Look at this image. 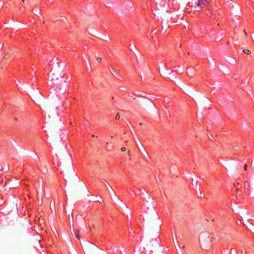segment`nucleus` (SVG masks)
<instances>
[{
	"mask_svg": "<svg viewBox=\"0 0 254 254\" xmlns=\"http://www.w3.org/2000/svg\"><path fill=\"white\" fill-rule=\"evenodd\" d=\"M207 2V0H198L195 1V5L194 6V10L197 11H201L202 9V6L200 5V1Z\"/></svg>",
	"mask_w": 254,
	"mask_h": 254,
	"instance_id": "1",
	"label": "nucleus"
},
{
	"mask_svg": "<svg viewBox=\"0 0 254 254\" xmlns=\"http://www.w3.org/2000/svg\"><path fill=\"white\" fill-rule=\"evenodd\" d=\"M243 52L245 54H247V55L251 54V51L248 49L244 50Z\"/></svg>",
	"mask_w": 254,
	"mask_h": 254,
	"instance_id": "2",
	"label": "nucleus"
},
{
	"mask_svg": "<svg viewBox=\"0 0 254 254\" xmlns=\"http://www.w3.org/2000/svg\"><path fill=\"white\" fill-rule=\"evenodd\" d=\"M120 119V115L119 114H117L116 116V120H118Z\"/></svg>",
	"mask_w": 254,
	"mask_h": 254,
	"instance_id": "3",
	"label": "nucleus"
},
{
	"mask_svg": "<svg viewBox=\"0 0 254 254\" xmlns=\"http://www.w3.org/2000/svg\"><path fill=\"white\" fill-rule=\"evenodd\" d=\"M134 47V45H132H132L130 44V45H129V49H130V50H132V48H133V47Z\"/></svg>",
	"mask_w": 254,
	"mask_h": 254,
	"instance_id": "4",
	"label": "nucleus"
},
{
	"mask_svg": "<svg viewBox=\"0 0 254 254\" xmlns=\"http://www.w3.org/2000/svg\"><path fill=\"white\" fill-rule=\"evenodd\" d=\"M101 60H101V59L100 58H97V62H98V63L101 62Z\"/></svg>",
	"mask_w": 254,
	"mask_h": 254,
	"instance_id": "5",
	"label": "nucleus"
},
{
	"mask_svg": "<svg viewBox=\"0 0 254 254\" xmlns=\"http://www.w3.org/2000/svg\"><path fill=\"white\" fill-rule=\"evenodd\" d=\"M122 151H126V148L125 147H122L121 148Z\"/></svg>",
	"mask_w": 254,
	"mask_h": 254,
	"instance_id": "6",
	"label": "nucleus"
},
{
	"mask_svg": "<svg viewBox=\"0 0 254 254\" xmlns=\"http://www.w3.org/2000/svg\"><path fill=\"white\" fill-rule=\"evenodd\" d=\"M248 168L247 165H246L244 167L245 170H247Z\"/></svg>",
	"mask_w": 254,
	"mask_h": 254,
	"instance_id": "7",
	"label": "nucleus"
},
{
	"mask_svg": "<svg viewBox=\"0 0 254 254\" xmlns=\"http://www.w3.org/2000/svg\"><path fill=\"white\" fill-rule=\"evenodd\" d=\"M75 237H76L77 238H78V239H79V234H76V235H75Z\"/></svg>",
	"mask_w": 254,
	"mask_h": 254,
	"instance_id": "8",
	"label": "nucleus"
},
{
	"mask_svg": "<svg viewBox=\"0 0 254 254\" xmlns=\"http://www.w3.org/2000/svg\"><path fill=\"white\" fill-rule=\"evenodd\" d=\"M231 254H237V253L231 252Z\"/></svg>",
	"mask_w": 254,
	"mask_h": 254,
	"instance_id": "9",
	"label": "nucleus"
},
{
	"mask_svg": "<svg viewBox=\"0 0 254 254\" xmlns=\"http://www.w3.org/2000/svg\"><path fill=\"white\" fill-rule=\"evenodd\" d=\"M52 74V72H51L49 73V76Z\"/></svg>",
	"mask_w": 254,
	"mask_h": 254,
	"instance_id": "10",
	"label": "nucleus"
},
{
	"mask_svg": "<svg viewBox=\"0 0 254 254\" xmlns=\"http://www.w3.org/2000/svg\"><path fill=\"white\" fill-rule=\"evenodd\" d=\"M14 120H15V121H17V118H14Z\"/></svg>",
	"mask_w": 254,
	"mask_h": 254,
	"instance_id": "11",
	"label": "nucleus"
},
{
	"mask_svg": "<svg viewBox=\"0 0 254 254\" xmlns=\"http://www.w3.org/2000/svg\"><path fill=\"white\" fill-rule=\"evenodd\" d=\"M244 32H245V35H247L246 32L245 31H244Z\"/></svg>",
	"mask_w": 254,
	"mask_h": 254,
	"instance_id": "12",
	"label": "nucleus"
},
{
	"mask_svg": "<svg viewBox=\"0 0 254 254\" xmlns=\"http://www.w3.org/2000/svg\"><path fill=\"white\" fill-rule=\"evenodd\" d=\"M22 1H23V2H24V0H22Z\"/></svg>",
	"mask_w": 254,
	"mask_h": 254,
	"instance_id": "13",
	"label": "nucleus"
}]
</instances>
